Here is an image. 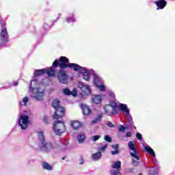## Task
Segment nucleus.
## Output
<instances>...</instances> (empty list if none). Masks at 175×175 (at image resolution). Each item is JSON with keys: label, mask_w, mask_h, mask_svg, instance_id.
Here are the masks:
<instances>
[{"label": "nucleus", "mask_w": 175, "mask_h": 175, "mask_svg": "<svg viewBox=\"0 0 175 175\" xmlns=\"http://www.w3.org/2000/svg\"><path fill=\"white\" fill-rule=\"evenodd\" d=\"M59 66L61 69L59 70L57 73V79L59 83L62 84H66L68 83V75L64 69H66L69 68L70 69H72L74 72H83V79L86 81L90 80V72L88 70L85 69V68L81 66L80 65L76 63H69V58L62 56L59 58V59H55L53 62V67L57 68Z\"/></svg>", "instance_id": "obj_1"}, {"label": "nucleus", "mask_w": 175, "mask_h": 175, "mask_svg": "<svg viewBox=\"0 0 175 175\" xmlns=\"http://www.w3.org/2000/svg\"><path fill=\"white\" fill-rule=\"evenodd\" d=\"M38 137L39 140V146L42 151H44V152H49V151L53 150V144L50 142L46 141L44 132H43V131H39L38 133Z\"/></svg>", "instance_id": "obj_2"}, {"label": "nucleus", "mask_w": 175, "mask_h": 175, "mask_svg": "<svg viewBox=\"0 0 175 175\" xmlns=\"http://www.w3.org/2000/svg\"><path fill=\"white\" fill-rule=\"evenodd\" d=\"M118 107L117 103L111 101L110 104L106 105L104 107V114L106 116H116L118 114Z\"/></svg>", "instance_id": "obj_3"}, {"label": "nucleus", "mask_w": 175, "mask_h": 175, "mask_svg": "<svg viewBox=\"0 0 175 175\" xmlns=\"http://www.w3.org/2000/svg\"><path fill=\"white\" fill-rule=\"evenodd\" d=\"M54 132L57 136H61L65 131H66V126H65V122L61 120H56L53 124Z\"/></svg>", "instance_id": "obj_4"}, {"label": "nucleus", "mask_w": 175, "mask_h": 175, "mask_svg": "<svg viewBox=\"0 0 175 175\" xmlns=\"http://www.w3.org/2000/svg\"><path fill=\"white\" fill-rule=\"evenodd\" d=\"M135 144H136V142H135V141H131L128 144L129 150H131V151H133L134 152H130V155L133 158L137 159V161H140V153H139L137 150H136V146H135Z\"/></svg>", "instance_id": "obj_5"}, {"label": "nucleus", "mask_w": 175, "mask_h": 175, "mask_svg": "<svg viewBox=\"0 0 175 175\" xmlns=\"http://www.w3.org/2000/svg\"><path fill=\"white\" fill-rule=\"evenodd\" d=\"M28 124H29V116L21 115L18 119V124L23 131H25L28 128Z\"/></svg>", "instance_id": "obj_6"}, {"label": "nucleus", "mask_w": 175, "mask_h": 175, "mask_svg": "<svg viewBox=\"0 0 175 175\" xmlns=\"http://www.w3.org/2000/svg\"><path fill=\"white\" fill-rule=\"evenodd\" d=\"M65 116V107H59L55 109L54 113L53 115V120H59L62 117Z\"/></svg>", "instance_id": "obj_7"}, {"label": "nucleus", "mask_w": 175, "mask_h": 175, "mask_svg": "<svg viewBox=\"0 0 175 175\" xmlns=\"http://www.w3.org/2000/svg\"><path fill=\"white\" fill-rule=\"evenodd\" d=\"M9 42V36L8 35V29L3 27L1 33V46H5Z\"/></svg>", "instance_id": "obj_8"}, {"label": "nucleus", "mask_w": 175, "mask_h": 175, "mask_svg": "<svg viewBox=\"0 0 175 175\" xmlns=\"http://www.w3.org/2000/svg\"><path fill=\"white\" fill-rule=\"evenodd\" d=\"M111 167L112 169H116V170L111 172L112 175H122L121 174V172H120L121 170V161H115Z\"/></svg>", "instance_id": "obj_9"}, {"label": "nucleus", "mask_w": 175, "mask_h": 175, "mask_svg": "<svg viewBox=\"0 0 175 175\" xmlns=\"http://www.w3.org/2000/svg\"><path fill=\"white\" fill-rule=\"evenodd\" d=\"M53 65H54V63H53L52 67H50L48 69L45 68V75H47L49 77H54V76H55V75L57 74V70H55V69H57L58 66L59 67V66H57V67H54Z\"/></svg>", "instance_id": "obj_10"}, {"label": "nucleus", "mask_w": 175, "mask_h": 175, "mask_svg": "<svg viewBox=\"0 0 175 175\" xmlns=\"http://www.w3.org/2000/svg\"><path fill=\"white\" fill-rule=\"evenodd\" d=\"M154 4L157 7V10H162V9H165V8H166L167 1L165 0H157L154 1Z\"/></svg>", "instance_id": "obj_11"}, {"label": "nucleus", "mask_w": 175, "mask_h": 175, "mask_svg": "<svg viewBox=\"0 0 175 175\" xmlns=\"http://www.w3.org/2000/svg\"><path fill=\"white\" fill-rule=\"evenodd\" d=\"M78 87L85 94H91V89H90V86L88 85H85L83 82H79Z\"/></svg>", "instance_id": "obj_12"}, {"label": "nucleus", "mask_w": 175, "mask_h": 175, "mask_svg": "<svg viewBox=\"0 0 175 175\" xmlns=\"http://www.w3.org/2000/svg\"><path fill=\"white\" fill-rule=\"evenodd\" d=\"M80 107L82 110L83 116H90L91 114V108L85 104H81Z\"/></svg>", "instance_id": "obj_13"}, {"label": "nucleus", "mask_w": 175, "mask_h": 175, "mask_svg": "<svg viewBox=\"0 0 175 175\" xmlns=\"http://www.w3.org/2000/svg\"><path fill=\"white\" fill-rule=\"evenodd\" d=\"M82 125L83 124L77 120L71 122V126L73 128L74 131H76V129H80Z\"/></svg>", "instance_id": "obj_14"}, {"label": "nucleus", "mask_w": 175, "mask_h": 175, "mask_svg": "<svg viewBox=\"0 0 175 175\" xmlns=\"http://www.w3.org/2000/svg\"><path fill=\"white\" fill-rule=\"evenodd\" d=\"M91 158L92 161H99V159L102 158V152H97L96 153H94L92 154Z\"/></svg>", "instance_id": "obj_15"}, {"label": "nucleus", "mask_w": 175, "mask_h": 175, "mask_svg": "<svg viewBox=\"0 0 175 175\" xmlns=\"http://www.w3.org/2000/svg\"><path fill=\"white\" fill-rule=\"evenodd\" d=\"M120 109L121 111H123V113H125L126 116H129V110L128 109V106L126 105L120 104Z\"/></svg>", "instance_id": "obj_16"}, {"label": "nucleus", "mask_w": 175, "mask_h": 175, "mask_svg": "<svg viewBox=\"0 0 175 175\" xmlns=\"http://www.w3.org/2000/svg\"><path fill=\"white\" fill-rule=\"evenodd\" d=\"M46 68H43L41 70H34V76L35 77H38V76H42V75L46 74Z\"/></svg>", "instance_id": "obj_17"}, {"label": "nucleus", "mask_w": 175, "mask_h": 175, "mask_svg": "<svg viewBox=\"0 0 175 175\" xmlns=\"http://www.w3.org/2000/svg\"><path fill=\"white\" fill-rule=\"evenodd\" d=\"M92 102L95 103V105H99V103L102 102V96H100V95L94 96L92 98Z\"/></svg>", "instance_id": "obj_18"}, {"label": "nucleus", "mask_w": 175, "mask_h": 175, "mask_svg": "<svg viewBox=\"0 0 175 175\" xmlns=\"http://www.w3.org/2000/svg\"><path fill=\"white\" fill-rule=\"evenodd\" d=\"M52 107L55 109L61 107V101L57 98L54 99L52 102Z\"/></svg>", "instance_id": "obj_19"}, {"label": "nucleus", "mask_w": 175, "mask_h": 175, "mask_svg": "<svg viewBox=\"0 0 175 175\" xmlns=\"http://www.w3.org/2000/svg\"><path fill=\"white\" fill-rule=\"evenodd\" d=\"M144 150H145V151H146V152H148L152 157H153V158H155V152H154V150H152L151 148V147H150V146H145L144 147Z\"/></svg>", "instance_id": "obj_20"}, {"label": "nucleus", "mask_w": 175, "mask_h": 175, "mask_svg": "<svg viewBox=\"0 0 175 175\" xmlns=\"http://www.w3.org/2000/svg\"><path fill=\"white\" fill-rule=\"evenodd\" d=\"M42 165V167L45 169V170H53V166L49 164V163L43 161Z\"/></svg>", "instance_id": "obj_21"}, {"label": "nucleus", "mask_w": 175, "mask_h": 175, "mask_svg": "<svg viewBox=\"0 0 175 175\" xmlns=\"http://www.w3.org/2000/svg\"><path fill=\"white\" fill-rule=\"evenodd\" d=\"M63 93L64 94V95H72L73 96H76V93L72 92L70 90H69V89L68 88H65L63 90Z\"/></svg>", "instance_id": "obj_22"}, {"label": "nucleus", "mask_w": 175, "mask_h": 175, "mask_svg": "<svg viewBox=\"0 0 175 175\" xmlns=\"http://www.w3.org/2000/svg\"><path fill=\"white\" fill-rule=\"evenodd\" d=\"M79 143H83L84 140H85V135L81 134L77 136Z\"/></svg>", "instance_id": "obj_23"}, {"label": "nucleus", "mask_w": 175, "mask_h": 175, "mask_svg": "<svg viewBox=\"0 0 175 175\" xmlns=\"http://www.w3.org/2000/svg\"><path fill=\"white\" fill-rule=\"evenodd\" d=\"M43 92H40L38 93V94L36 93L35 98L37 99V100H42V99H43Z\"/></svg>", "instance_id": "obj_24"}, {"label": "nucleus", "mask_w": 175, "mask_h": 175, "mask_svg": "<svg viewBox=\"0 0 175 175\" xmlns=\"http://www.w3.org/2000/svg\"><path fill=\"white\" fill-rule=\"evenodd\" d=\"M95 84L96 85V87L98 88V89L100 90V91H101V92H105V91H106V87L104 86V85H98V83H96V82H95Z\"/></svg>", "instance_id": "obj_25"}, {"label": "nucleus", "mask_w": 175, "mask_h": 175, "mask_svg": "<svg viewBox=\"0 0 175 175\" xmlns=\"http://www.w3.org/2000/svg\"><path fill=\"white\" fill-rule=\"evenodd\" d=\"M29 100L28 97H25L23 98L22 102H21V106H27V103Z\"/></svg>", "instance_id": "obj_26"}, {"label": "nucleus", "mask_w": 175, "mask_h": 175, "mask_svg": "<svg viewBox=\"0 0 175 175\" xmlns=\"http://www.w3.org/2000/svg\"><path fill=\"white\" fill-rule=\"evenodd\" d=\"M104 140H105V142H107L108 143H111L112 142L111 137H110V136L109 135H105Z\"/></svg>", "instance_id": "obj_27"}, {"label": "nucleus", "mask_w": 175, "mask_h": 175, "mask_svg": "<svg viewBox=\"0 0 175 175\" xmlns=\"http://www.w3.org/2000/svg\"><path fill=\"white\" fill-rule=\"evenodd\" d=\"M126 129V128L125 126H124L123 125H120L119 128V132H125Z\"/></svg>", "instance_id": "obj_28"}, {"label": "nucleus", "mask_w": 175, "mask_h": 175, "mask_svg": "<svg viewBox=\"0 0 175 175\" xmlns=\"http://www.w3.org/2000/svg\"><path fill=\"white\" fill-rule=\"evenodd\" d=\"M135 136L137 139H138V140H143V136L142 135V134L137 133Z\"/></svg>", "instance_id": "obj_29"}, {"label": "nucleus", "mask_w": 175, "mask_h": 175, "mask_svg": "<svg viewBox=\"0 0 175 175\" xmlns=\"http://www.w3.org/2000/svg\"><path fill=\"white\" fill-rule=\"evenodd\" d=\"M99 139H100V135H94L92 137L93 142H96L97 140H99Z\"/></svg>", "instance_id": "obj_30"}, {"label": "nucleus", "mask_w": 175, "mask_h": 175, "mask_svg": "<svg viewBox=\"0 0 175 175\" xmlns=\"http://www.w3.org/2000/svg\"><path fill=\"white\" fill-rule=\"evenodd\" d=\"M120 152V150L117 149L111 152V155H116Z\"/></svg>", "instance_id": "obj_31"}, {"label": "nucleus", "mask_w": 175, "mask_h": 175, "mask_svg": "<svg viewBox=\"0 0 175 175\" xmlns=\"http://www.w3.org/2000/svg\"><path fill=\"white\" fill-rule=\"evenodd\" d=\"M43 121L45 124H49V117L47 116H44L43 117Z\"/></svg>", "instance_id": "obj_32"}, {"label": "nucleus", "mask_w": 175, "mask_h": 175, "mask_svg": "<svg viewBox=\"0 0 175 175\" xmlns=\"http://www.w3.org/2000/svg\"><path fill=\"white\" fill-rule=\"evenodd\" d=\"M132 163H133L135 166H138V165H139V161H137L135 160L134 159H132Z\"/></svg>", "instance_id": "obj_33"}, {"label": "nucleus", "mask_w": 175, "mask_h": 175, "mask_svg": "<svg viewBox=\"0 0 175 175\" xmlns=\"http://www.w3.org/2000/svg\"><path fill=\"white\" fill-rule=\"evenodd\" d=\"M107 148V144H105L103 147L100 148L99 150L100 151H105Z\"/></svg>", "instance_id": "obj_34"}, {"label": "nucleus", "mask_w": 175, "mask_h": 175, "mask_svg": "<svg viewBox=\"0 0 175 175\" xmlns=\"http://www.w3.org/2000/svg\"><path fill=\"white\" fill-rule=\"evenodd\" d=\"M107 126H109V128H114V124H113L111 122H107Z\"/></svg>", "instance_id": "obj_35"}, {"label": "nucleus", "mask_w": 175, "mask_h": 175, "mask_svg": "<svg viewBox=\"0 0 175 175\" xmlns=\"http://www.w3.org/2000/svg\"><path fill=\"white\" fill-rule=\"evenodd\" d=\"M118 147H120V144H116L115 145H112V148H114L115 150H118Z\"/></svg>", "instance_id": "obj_36"}, {"label": "nucleus", "mask_w": 175, "mask_h": 175, "mask_svg": "<svg viewBox=\"0 0 175 175\" xmlns=\"http://www.w3.org/2000/svg\"><path fill=\"white\" fill-rule=\"evenodd\" d=\"M132 137V133L131 132H127L126 133V137Z\"/></svg>", "instance_id": "obj_37"}, {"label": "nucleus", "mask_w": 175, "mask_h": 175, "mask_svg": "<svg viewBox=\"0 0 175 175\" xmlns=\"http://www.w3.org/2000/svg\"><path fill=\"white\" fill-rule=\"evenodd\" d=\"M109 96H111V98H116V95H114V94L113 93H109Z\"/></svg>", "instance_id": "obj_38"}, {"label": "nucleus", "mask_w": 175, "mask_h": 175, "mask_svg": "<svg viewBox=\"0 0 175 175\" xmlns=\"http://www.w3.org/2000/svg\"><path fill=\"white\" fill-rule=\"evenodd\" d=\"M83 163H84V159H83V157H81L80 165H83Z\"/></svg>", "instance_id": "obj_39"}, {"label": "nucleus", "mask_w": 175, "mask_h": 175, "mask_svg": "<svg viewBox=\"0 0 175 175\" xmlns=\"http://www.w3.org/2000/svg\"><path fill=\"white\" fill-rule=\"evenodd\" d=\"M134 171H135L134 168H131V169L129 170L130 173H133Z\"/></svg>", "instance_id": "obj_40"}, {"label": "nucleus", "mask_w": 175, "mask_h": 175, "mask_svg": "<svg viewBox=\"0 0 175 175\" xmlns=\"http://www.w3.org/2000/svg\"><path fill=\"white\" fill-rule=\"evenodd\" d=\"M71 21H72V18H68L66 19L67 23H70Z\"/></svg>", "instance_id": "obj_41"}, {"label": "nucleus", "mask_w": 175, "mask_h": 175, "mask_svg": "<svg viewBox=\"0 0 175 175\" xmlns=\"http://www.w3.org/2000/svg\"><path fill=\"white\" fill-rule=\"evenodd\" d=\"M6 25V23L5 22H1V27H5Z\"/></svg>", "instance_id": "obj_42"}, {"label": "nucleus", "mask_w": 175, "mask_h": 175, "mask_svg": "<svg viewBox=\"0 0 175 175\" xmlns=\"http://www.w3.org/2000/svg\"><path fill=\"white\" fill-rule=\"evenodd\" d=\"M14 85L16 87V86H17V85H18V82H14Z\"/></svg>", "instance_id": "obj_43"}, {"label": "nucleus", "mask_w": 175, "mask_h": 175, "mask_svg": "<svg viewBox=\"0 0 175 175\" xmlns=\"http://www.w3.org/2000/svg\"><path fill=\"white\" fill-rule=\"evenodd\" d=\"M66 157H62V161H65V159H66Z\"/></svg>", "instance_id": "obj_44"}, {"label": "nucleus", "mask_w": 175, "mask_h": 175, "mask_svg": "<svg viewBox=\"0 0 175 175\" xmlns=\"http://www.w3.org/2000/svg\"><path fill=\"white\" fill-rule=\"evenodd\" d=\"M138 175H142V174H139Z\"/></svg>", "instance_id": "obj_45"}]
</instances>
